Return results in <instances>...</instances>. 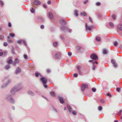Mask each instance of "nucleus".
<instances>
[{
  "instance_id": "obj_1",
  "label": "nucleus",
  "mask_w": 122,
  "mask_h": 122,
  "mask_svg": "<svg viewBox=\"0 0 122 122\" xmlns=\"http://www.w3.org/2000/svg\"><path fill=\"white\" fill-rule=\"evenodd\" d=\"M22 88V87L21 86L20 84H18L17 85L13 87L10 91V92L11 93V94H8L6 95V98L8 101L12 104L15 103V100L13 97L15 95L16 92L20 90Z\"/></svg>"
},
{
  "instance_id": "obj_2",
  "label": "nucleus",
  "mask_w": 122,
  "mask_h": 122,
  "mask_svg": "<svg viewBox=\"0 0 122 122\" xmlns=\"http://www.w3.org/2000/svg\"><path fill=\"white\" fill-rule=\"evenodd\" d=\"M41 80L43 83V86L46 88H47V86L46 85L47 81V79L43 77L41 78Z\"/></svg>"
},
{
  "instance_id": "obj_3",
  "label": "nucleus",
  "mask_w": 122,
  "mask_h": 122,
  "mask_svg": "<svg viewBox=\"0 0 122 122\" xmlns=\"http://www.w3.org/2000/svg\"><path fill=\"white\" fill-rule=\"evenodd\" d=\"M90 57L94 60H96L98 58L97 55L94 53L92 54L90 56Z\"/></svg>"
},
{
  "instance_id": "obj_4",
  "label": "nucleus",
  "mask_w": 122,
  "mask_h": 122,
  "mask_svg": "<svg viewBox=\"0 0 122 122\" xmlns=\"http://www.w3.org/2000/svg\"><path fill=\"white\" fill-rule=\"evenodd\" d=\"M61 30L64 32H66L68 30V27L66 26H62L61 27Z\"/></svg>"
},
{
  "instance_id": "obj_5",
  "label": "nucleus",
  "mask_w": 122,
  "mask_h": 122,
  "mask_svg": "<svg viewBox=\"0 0 122 122\" xmlns=\"http://www.w3.org/2000/svg\"><path fill=\"white\" fill-rule=\"evenodd\" d=\"M21 71V69L20 67H17L15 70V73L16 74H17L20 73Z\"/></svg>"
},
{
  "instance_id": "obj_6",
  "label": "nucleus",
  "mask_w": 122,
  "mask_h": 122,
  "mask_svg": "<svg viewBox=\"0 0 122 122\" xmlns=\"http://www.w3.org/2000/svg\"><path fill=\"white\" fill-rule=\"evenodd\" d=\"M88 88V86L86 84H82L81 87V90L84 91V90L86 88Z\"/></svg>"
},
{
  "instance_id": "obj_7",
  "label": "nucleus",
  "mask_w": 122,
  "mask_h": 122,
  "mask_svg": "<svg viewBox=\"0 0 122 122\" xmlns=\"http://www.w3.org/2000/svg\"><path fill=\"white\" fill-rule=\"evenodd\" d=\"M86 29V30H91L92 28L93 27V26H88L86 23V24L85 25Z\"/></svg>"
},
{
  "instance_id": "obj_8",
  "label": "nucleus",
  "mask_w": 122,
  "mask_h": 122,
  "mask_svg": "<svg viewBox=\"0 0 122 122\" xmlns=\"http://www.w3.org/2000/svg\"><path fill=\"white\" fill-rule=\"evenodd\" d=\"M111 61L114 67H117V65L116 63V61L115 60L112 59L111 60Z\"/></svg>"
},
{
  "instance_id": "obj_9",
  "label": "nucleus",
  "mask_w": 122,
  "mask_h": 122,
  "mask_svg": "<svg viewBox=\"0 0 122 122\" xmlns=\"http://www.w3.org/2000/svg\"><path fill=\"white\" fill-rule=\"evenodd\" d=\"M55 56L56 59H58L61 56L60 53L59 52H56L55 55Z\"/></svg>"
},
{
  "instance_id": "obj_10",
  "label": "nucleus",
  "mask_w": 122,
  "mask_h": 122,
  "mask_svg": "<svg viewBox=\"0 0 122 122\" xmlns=\"http://www.w3.org/2000/svg\"><path fill=\"white\" fill-rule=\"evenodd\" d=\"M60 22L62 25H65L66 24V21L65 19H61L60 20Z\"/></svg>"
},
{
  "instance_id": "obj_11",
  "label": "nucleus",
  "mask_w": 122,
  "mask_h": 122,
  "mask_svg": "<svg viewBox=\"0 0 122 122\" xmlns=\"http://www.w3.org/2000/svg\"><path fill=\"white\" fill-rule=\"evenodd\" d=\"M13 62L11 58L10 57L9 59L7 61V62L9 64H11Z\"/></svg>"
},
{
  "instance_id": "obj_12",
  "label": "nucleus",
  "mask_w": 122,
  "mask_h": 122,
  "mask_svg": "<svg viewBox=\"0 0 122 122\" xmlns=\"http://www.w3.org/2000/svg\"><path fill=\"white\" fill-rule=\"evenodd\" d=\"M34 3L35 5H39L40 4L41 2L39 0H36L34 1Z\"/></svg>"
},
{
  "instance_id": "obj_13",
  "label": "nucleus",
  "mask_w": 122,
  "mask_h": 122,
  "mask_svg": "<svg viewBox=\"0 0 122 122\" xmlns=\"http://www.w3.org/2000/svg\"><path fill=\"white\" fill-rule=\"evenodd\" d=\"M58 98L59 100L61 103H64V102L62 98L61 97H58Z\"/></svg>"
},
{
  "instance_id": "obj_14",
  "label": "nucleus",
  "mask_w": 122,
  "mask_h": 122,
  "mask_svg": "<svg viewBox=\"0 0 122 122\" xmlns=\"http://www.w3.org/2000/svg\"><path fill=\"white\" fill-rule=\"evenodd\" d=\"M117 28L120 30H122V25L120 24L117 26Z\"/></svg>"
},
{
  "instance_id": "obj_15",
  "label": "nucleus",
  "mask_w": 122,
  "mask_h": 122,
  "mask_svg": "<svg viewBox=\"0 0 122 122\" xmlns=\"http://www.w3.org/2000/svg\"><path fill=\"white\" fill-rule=\"evenodd\" d=\"M48 16L50 19H52L53 18L52 14L51 12H50Z\"/></svg>"
},
{
  "instance_id": "obj_16",
  "label": "nucleus",
  "mask_w": 122,
  "mask_h": 122,
  "mask_svg": "<svg viewBox=\"0 0 122 122\" xmlns=\"http://www.w3.org/2000/svg\"><path fill=\"white\" fill-rule=\"evenodd\" d=\"M11 81V79H9L6 81L5 83L8 86L9 84H10Z\"/></svg>"
},
{
  "instance_id": "obj_17",
  "label": "nucleus",
  "mask_w": 122,
  "mask_h": 122,
  "mask_svg": "<svg viewBox=\"0 0 122 122\" xmlns=\"http://www.w3.org/2000/svg\"><path fill=\"white\" fill-rule=\"evenodd\" d=\"M96 64L97 65V62H93V66L92 69L93 70H94L95 69V66H96L95 65V64Z\"/></svg>"
},
{
  "instance_id": "obj_18",
  "label": "nucleus",
  "mask_w": 122,
  "mask_h": 122,
  "mask_svg": "<svg viewBox=\"0 0 122 122\" xmlns=\"http://www.w3.org/2000/svg\"><path fill=\"white\" fill-rule=\"evenodd\" d=\"M12 49L11 50V53L14 54H15V52L14 51L15 49L13 46H12Z\"/></svg>"
},
{
  "instance_id": "obj_19",
  "label": "nucleus",
  "mask_w": 122,
  "mask_h": 122,
  "mask_svg": "<svg viewBox=\"0 0 122 122\" xmlns=\"http://www.w3.org/2000/svg\"><path fill=\"white\" fill-rule=\"evenodd\" d=\"M67 107L69 111L70 112H71V106L68 105H67Z\"/></svg>"
},
{
  "instance_id": "obj_20",
  "label": "nucleus",
  "mask_w": 122,
  "mask_h": 122,
  "mask_svg": "<svg viewBox=\"0 0 122 122\" xmlns=\"http://www.w3.org/2000/svg\"><path fill=\"white\" fill-rule=\"evenodd\" d=\"M9 35L11 37H14L15 36V33H10Z\"/></svg>"
},
{
  "instance_id": "obj_21",
  "label": "nucleus",
  "mask_w": 122,
  "mask_h": 122,
  "mask_svg": "<svg viewBox=\"0 0 122 122\" xmlns=\"http://www.w3.org/2000/svg\"><path fill=\"white\" fill-rule=\"evenodd\" d=\"M80 15L81 16L84 15V16H86V15L87 14L85 12H83L81 13Z\"/></svg>"
},
{
  "instance_id": "obj_22",
  "label": "nucleus",
  "mask_w": 122,
  "mask_h": 122,
  "mask_svg": "<svg viewBox=\"0 0 122 122\" xmlns=\"http://www.w3.org/2000/svg\"><path fill=\"white\" fill-rule=\"evenodd\" d=\"M78 11L77 10H75L74 11V14L76 16H77L78 15Z\"/></svg>"
},
{
  "instance_id": "obj_23",
  "label": "nucleus",
  "mask_w": 122,
  "mask_h": 122,
  "mask_svg": "<svg viewBox=\"0 0 122 122\" xmlns=\"http://www.w3.org/2000/svg\"><path fill=\"white\" fill-rule=\"evenodd\" d=\"M81 48V47L80 46H77L76 47V50L78 51H80V50Z\"/></svg>"
},
{
  "instance_id": "obj_24",
  "label": "nucleus",
  "mask_w": 122,
  "mask_h": 122,
  "mask_svg": "<svg viewBox=\"0 0 122 122\" xmlns=\"http://www.w3.org/2000/svg\"><path fill=\"white\" fill-rule=\"evenodd\" d=\"M10 67L9 65L8 64L6 65L5 67V68L7 70Z\"/></svg>"
},
{
  "instance_id": "obj_25",
  "label": "nucleus",
  "mask_w": 122,
  "mask_h": 122,
  "mask_svg": "<svg viewBox=\"0 0 122 122\" xmlns=\"http://www.w3.org/2000/svg\"><path fill=\"white\" fill-rule=\"evenodd\" d=\"M7 86L5 83V84L4 83L1 86V87L2 88H4Z\"/></svg>"
},
{
  "instance_id": "obj_26",
  "label": "nucleus",
  "mask_w": 122,
  "mask_h": 122,
  "mask_svg": "<svg viewBox=\"0 0 122 122\" xmlns=\"http://www.w3.org/2000/svg\"><path fill=\"white\" fill-rule=\"evenodd\" d=\"M0 5L1 7H2L4 5V3L1 0H0Z\"/></svg>"
},
{
  "instance_id": "obj_27",
  "label": "nucleus",
  "mask_w": 122,
  "mask_h": 122,
  "mask_svg": "<svg viewBox=\"0 0 122 122\" xmlns=\"http://www.w3.org/2000/svg\"><path fill=\"white\" fill-rule=\"evenodd\" d=\"M50 93L51 95L52 96H55V94L54 92H51Z\"/></svg>"
},
{
  "instance_id": "obj_28",
  "label": "nucleus",
  "mask_w": 122,
  "mask_h": 122,
  "mask_svg": "<svg viewBox=\"0 0 122 122\" xmlns=\"http://www.w3.org/2000/svg\"><path fill=\"white\" fill-rule=\"evenodd\" d=\"M112 17L113 19L115 20L116 19V15L115 14H113L112 15Z\"/></svg>"
},
{
  "instance_id": "obj_29",
  "label": "nucleus",
  "mask_w": 122,
  "mask_h": 122,
  "mask_svg": "<svg viewBox=\"0 0 122 122\" xmlns=\"http://www.w3.org/2000/svg\"><path fill=\"white\" fill-rule=\"evenodd\" d=\"M7 41L9 43H11L12 42V41L11 40V39H7Z\"/></svg>"
},
{
  "instance_id": "obj_30",
  "label": "nucleus",
  "mask_w": 122,
  "mask_h": 122,
  "mask_svg": "<svg viewBox=\"0 0 122 122\" xmlns=\"http://www.w3.org/2000/svg\"><path fill=\"white\" fill-rule=\"evenodd\" d=\"M100 101L101 103H105L104 100L102 99H100Z\"/></svg>"
},
{
  "instance_id": "obj_31",
  "label": "nucleus",
  "mask_w": 122,
  "mask_h": 122,
  "mask_svg": "<svg viewBox=\"0 0 122 122\" xmlns=\"http://www.w3.org/2000/svg\"><path fill=\"white\" fill-rule=\"evenodd\" d=\"M107 50L106 49H104L103 50V53L104 54H106L107 53Z\"/></svg>"
},
{
  "instance_id": "obj_32",
  "label": "nucleus",
  "mask_w": 122,
  "mask_h": 122,
  "mask_svg": "<svg viewBox=\"0 0 122 122\" xmlns=\"http://www.w3.org/2000/svg\"><path fill=\"white\" fill-rule=\"evenodd\" d=\"M22 40H19L17 42V43L19 44H21L22 43Z\"/></svg>"
},
{
  "instance_id": "obj_33",
  "label": "nucleus",
  "mask_w": 122,
  "mask_h": 122,
  "mask_svg": "<svg viewBox=\"0 0 122 122\" xmlns=\"http://www.w3.org/2000/svg\"><path fill=\"white\" fill-rule=\"evenodd\" d=\"M35 75L36 76L38 77L39 75L41 76V75L40 73L38 72H36L35 73Z\"/></svg>"
},
{
  "instance_id": "obj_34",
  "label": "nucleus",
  "mask_w": 122,
  "mask_h": 122,
  "mask_svg": "<svg viewBox=\"0 0 122 122\" xmlns=\"http://www.w3.org/2000/svg\"><path fill=\"white\" fill-rule=\"evenodd\" d=\"M23 57H24V58L26 60V59H27V56L26 54H24L23 55Z\"/></svg>"
},
{
  "instance_id": "obj_35",
  "label": "nucleus",
  "mask_w": 122,
  "mask_h": 122,
  "mask_svg": "<svg viewBox=\"0 0 122 122\" xmlns=\"http://www.w3.org/2000/svg\"><path fill=\"white\" fill-rule=\"evenodd\" d=\"M35 10L33 8H32L31 9V12L32 13H34L35 12Z\"/></svg>"
},
{
  "instance_id": "obj_36",
  "label": "nucleus",
  "mask_w": 122,
  "mask_h": 122,
  "mask_svg": "<svg viewBox=\"0 0 122 122\" xmlns=\"http://www.w3.org/2000/svg\"><path fill=\"white\" fill-rule=\"evenodd\" d=\"M101 41V39H95V42H98Z\"/></svg>"
},
{
  "instance_id": "obj_37",
  "label": "nucleus",
  "mask_w": 122,
  "mask_h": 122,
  "mask_svg": "<svg viewBox=\"0 0 122 122\" xmlns=\"http://www.w3.org/2000/svg\"><path fill=\"white\" fill-rule=\"evenodd\" d=\"M109 24L110 26L112 27H113L114 26L112 22H110Z\"/></svg>"
},
{
  "instance_id": "obj_38",
  "label": "nucleus",
  "mask_w": 122,
  "mask_h": 122,
  "mask_svg": "<svg viewBox=\"0 0 122 122\" xmlns=\"http://www.w3.org/2000/svg\"><path fill=\"white\" fill-rule=\"evenodd\" d=\"M57 43L56 42H54L53 43V45L54 46H56L57 45Z\"/></svg>"
},
{
  "instance_id": "obj_39",
  "label": "nucleus",
  "mask_w": 122,
  "mask_h": 122,
  "mask_svg": "<svg viewBox=\"0 0 122 122\" xmlns=\"http://www.w3.org/2000/svg\"><path fill=\"white\" fill-rule=\"evenodd\" d=\"M16 63H18L19 62V61L17 58H16L15 59V61H14Z\"/></svg>"
},
{
  "instance_id": "obj_40",
  "label": "nucleus",
  "mask_w": 122,
  "mask_h": 122,
  "mask_svg": "<svg viewBox=\"0 0 122 122\" xmlns=\"http://www.w3.org/2000/svg\"><path fill=\"white\" fill-rule=\"evenodd\" d=\"M3 45L5 46H6L8 45V44L7 42H4L3 43Z\"/></svg>"
},
{
  "instance_id": "obj_41",
  "label": "nucleus",
  "mask_w": 122,
  "mask_h": 122,
  "mask_svg": "<svg viewBox=\"0 0 122 122\" xmlns=\"http://www.w3.org/2000/svg\"><path fill=\"white\" fill-rule=\"evenodd\" d=\"M7 52L6 51H4L3 53V55L4 56H6L7 55Z\"/></svg>"
},
{
  "instance_id": "obj_42",
  "label": "nucleus",
  "mask_w": 122,
  "mask_h": 122,
  "mask_svg": "<svg viewBox=\"0 0 122 122\" xmlns=\"http://www.w3.org/2000/svg\"><path fill=\"white\" fill-rule=\"evenodd\" d=\"M98 109L99 110L101 111L102 109V107L101 106H99L98 107Z\"/></svg>"
},
{
  "instance_id": "obj_43",
  "label": "nucleus",
  "mask_w": 122,
  "mask_h": 122,
  "mask_svg": "<svg viewBox=\"0 0 122 122\" xmlns=\"http://www.w3.org/2000/svg\"><path fill=\"white\" fill-rule=\"evenodd\" d=\"M89 20L92 23H93V22L92 20V18L90 17H89Z\"/></svg>"
},
{
  "instance_id": "obj_44",
  "label": "nucleus",
  "mask_w": 122,
  "mask_h": 122,
  "mask_svg": "<svg viewBox=\"0 0 122 122\" xmlns=\"http://www.w3.org/2000/svg\"><path fill=\"white\" fill-rule=\"evenodd\" d=\"M39 21L40 22H43V19L42 18H40L39 19Z\"/></svg>"
},
{
  "instance_id": "obj_45",
  "label": "nucleus",
  "mask_w": 122,
  "mask_h": 122,
  "mask_svg": "<svg viewBox=\"0 0 122 122\" xmlns=\"http://www.w3.org/2000/svg\"><path fill=\"white\" fill-rule=\"evenodd\" d=\"M8 25L9 27H10L11 26V24L10 22H9L8 23Z\"/></svg>"
},
{
  "instance_id": "obj_46",
  "label": "nucleus",
  "mask_w": 122,
  "mask_h": 122,
  "mask_svg": "<svg viewBox=\"0 0 122 122\" xmlns=\"http://www.w3.org/2000/svg\"><path fill=\"white\" fill-rule=\"evenodd\" d=\"M117 44L118 43L117 42V41H115L114 42V45L115 46H116L117 45Z\"/></svg>"
},
{
  "instance_id": "obj_47",
  "label": "nucleus",
  "mask_w": 122,
  "mask_h": 122,
  "mask_svg": "<svg viewBox=\"0 0 122 122\" xmlns=\"http://www.w3.org/2000/svg\"><path fill=\"white\" fill-rule=\"evenodd\" d=\"M72 113L74 115H76V112L75 111H72Z\"/></svg>"
},
{
  "instance_id": "obj_48",
  "label": "nucleus",
  "mask_w": 122,
  "mask_h": 122,
  "mask_svg": "<svg viewBox=\"0 0 122 122\" xmlns=\"http://www.w3.org/2000/svg\"><path fill=\"white\" fill-rule=\"evenodd\" d=\"M80 66H76L77 69L78 70V71H79L80 70Z\"/></svg>"
},
{
  "instance_id": "obj_49",
  "label": "nucleus",
  "mask_w": 122,
  "mask_h": 122,
  "mask_svg": "<svg viewBox=\"0 0 122 122\" xmlns=\"http://www.w3.org/2000/svg\"><path fill=\"white\" fill-rule=\"evenodd\" d=\"M92 90L93 92H95L96 91V89L95 88H92Z\"/></svg>"
},
{
  "instance_id": "obj_50",
  "label": "nucleus",
  "mask_w": 122,
  "mask_h": 122,
  "mask_svg": "<svg viewBox=\"0 0 122 122\" xmlns=\"http://www.w3.org/2000/svg\"><path fill=\"white\" fill-rule=\"evenodd\" d=\"M22 42H23V43L26 46H27V44L25 42V41L24 40H22Z\"/></svg>"
},
{
  "instance_id": "obj_51",
  "label": "nucleus",
  "mask_w": 122,
  "mask_h": 122,
  "mask_svg": "<svg viewBox=\"0 0 122 122\" xmlns=\"http://www.w3.org/2000/svg\"><path fill=\"white\" fill-rule=\"evenodd\" d=\"M73 76L74 77H76L78 76V75L76 73H75L74 74Z\"/></svg>"
},
{
  "instance_id": "obj_52",
  "label": "nucleus",
  "mask_w": 122,
  "mask_h": 122,
  "mask_svg": "<svg viewBox=\"0 0 122 122\" xmlns=\"http://www.w3.org/2000/svg\"><path fill=\"white\" fill-rule=\"evenodd\" d=\"M68 55L69 56H71L72 55L71 52H69L68 53Z\"/></svg>"
},
{
  "instance_id": "obj_53",
  "label": "nucleus",
  "mask_w": 122,
  "mask_h": 122,
  "mask_svg": "<svg viewBox=\"0 0 122 122\" xmlns=\"http://www.w3.org/2000/svg\"><path fill=\"white\" fill-rule=\"evenodd\" d=\"M41 28V29H43L44 28V26L43 25H41L40 26Z\"/></svg>"
},
{
  "instance_id": "obj_54",
  "label": "nucleus",
  "mask_w": 122,
  "mask_h": 122,
  "mask_svg": "<svg viewBox=\"0 0 122 122\" xmlns=\"http://www.w3.org/2000/svg\"><path fill=\"white\" fill-rule=\"evenodd\" d=\"M3 54V52H0V56H2Z\"/></svg>"
},
{
  "instance_id": "obj_55",
  "label": "nucleus",
  "mask_w": 122,
  "mask_h": 122,
  "mask_svg": "<svg viewBox=\"0 0 122 122\" xmlns=\"http://www.w3.org/2000/svg\"><path fill=\"white\" fill-rule=\"evenodd\" d=\"M78 72H79V74H80V75H81L82 74V72H81V71L80 70V71H78Z\"/></svg>"
},
{
  "instance_id": "obj_56",
  "label": "nucleus",
  "mask_w": 122,
  "mask_h": 122,
  "mask_svg": "<svg viewBox=\"0 0 122 122\" xmlns=\"http://www.w3.org/2000/svg\"><path fill=\"white\" fill-rule=\"evenodd\" d=\"M116 90L118 92H119L120 91V89L118 88H116Z\"/></svg>"
},
{
  "instance_id": "obj_57",
  "label": "nucleus",
  "mask_w": 122,
  "mask_h": 122,
  "mask_svg": "<svg viewBox=\"0 0 122 122\" xmlns=\"http://www.w3.org/2000/svg\"><path fill=\"white\" fill-rule=\"evenodd\" d=\"M11 108L13 110H15V107L14 106H12V107H11Z\"/></svg>"
},
{
  "instance_id": "obj_58",
  "label": "nucleus",
  "mask_w": 122,
  "mask_h": 122,
  "mask_svg": "<svg viewBox=\"0 0 122 122\" xmlns=\"http://www.w3.org/2000/svg\"><path fill=\"white\" fill-rule=\"evenodd\" d=\"M100 3L99 2H97L96 3V5H100Z\"/></svg>"
},
{
  "instance_id": "obj_59",
  "label": "nucleus",
  "mask_w": 122,
  "mask_h": 122,
  "mask_svg": "<svg viewBox=\"0 0 122 122\" xmlns=\"http://www.w3.org/2000/svg\"><path fill=\"white\" fill-rule=\"evenodd\" d=\"M4 36L2 35H1L0 36V38H4Z\"/></svg>"
},
{
  "instance_id": "obj_60",
  "label": "nucleus",
  "mask_w": 122,
  "mask_h": 122,
  "mask_svg": "<svg viewBox=\"0 0 122 122\" xmlns=\"http://www.w3.org/2000/svg\"><path fill=\"white\" fill-rule=\"evenodd\" d=\"M43 6L45 8H46L47 7L46 5V4L43 5Z\"/></svg>"
},
{
  "instance_id": "obj_61",
  "label": "nucleus",
  "mask_w": 122,
  "mask_h": 122,
  "mask_svg": "<svg viewBox=\"0 0 122 122\" xmlns=\"http://www.w3.org/2000/svg\"><path fill=\"white\" fill-rule=\"evenodd\" d=\"M107 96H109L110 97H111V96L110 94L109 93H107Z\"/></svg>"
},
{
  "instance_id": "obj_62",
  "label": "nucleus",
  "mask_w": 122,
  "mask_h": 122,
  "mask_svg": "<svg viewBox=\"0 0 122 122\" xmlns=\"http://www.w3.org/2000/svg\"><path fill=\"white\" fill-rule=\"evenodd\" d=\"M122 111V110H121L119 112V115H121V113Z\"/></svg>"
},
{
  "instance_id": "obj_63",
  "label": "nucleus",
  "mask_w": 122,
  "mask_h": 122,
  "mask_svg": "<svg viewBox=\"0 0 122 122\" xmlns=\"http://www.w3.org/2000/svg\"><path fill=\"white\" fill-rule=\"evenodd\" d=\"M50 70L49 69H48L47 70V71L48 73L50 72Z\"/></svg>"
},
{
  "instance_id": "obj_64",
  "label": "nucleus",
  "mask_w": 122,
  "mask_h": 122,
  "mask_svg": "<svg viewBox=\"0 0 122 122\" xmlns=\"http://www.w3.org/2000/svg\"><path fill=\"white\" fill-rule=\"evenodd\" d=\"M88 1V0H86V1H85L84 2V4H86V3H87Z\"/></svg>"
}]
</instances>
